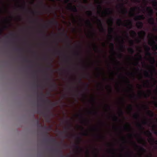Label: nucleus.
I'll return each mask as SVG.
<instances>
[{"instance_id": "nucleus-41", "label": "nucleus", "mask_w": 157, "mask_h": 157, "mask_svg": "<svg viewBox=\"0 0 157 157\" xmlns=\"http://www.w3.org/2000/svg\"><path fill=\"white\" fill-rule=\"evenodd\" d=\"M131 45H133L134 44V42L133 40H130L129 41Z\"/></svg>"}, {"instance_id": "nucleus-56", "label": "nucleus", "mask_w": 157, "mask_h": 157, "mask_svg": "<svg viewBox=\"0 0 157 157\" xmlns=\"http://www.w3.org/2000/svg\"><path fill=\"white\" fill-rule=\"evenodd\" d=\"M143 124H147V122L146 121H143L142 122Z\"/></svg>"}, {"instance_id": "nucleus-18", "label": "nucleus", "mask_w": 157, "mask_h": 157, "mask_svg": "<svg viewBox=\"0 0 157 157\" xmlns=\"http://www.w3.org/2000/svg\"><path fill=\"white\" fill-rule=\"evenodd\" d=\"M51 87L53 89H56L57 88V85L56 83H54L51 86Z\"/></svg>"}, {"instance_id": "nucleus-48", "label": "nucleus", "mask_w": 157, "mask_h": 157, "mask_svg": "<svg viewBox=\"0 0 157 157\" xmlns=\"http://www.w3.org/2000/svg\"><path fill=\"white\" fill-rule=\"evenodd\" d=\"M138 56H139V59H141L142 58V56L140 54H138Z\"/></svg>"}, {"instance_id": "nucleus-4", "label": "nucleus", "mask_w": 157, "mask_h": 157, "mask_svg": "<svg viewBox=\"0 0 157 157\" xmlns=\"http://www.w3.org/2000/svg\"><path fill=\"white\" fill-rule=\"evenodd\" d=\"M42 101L44 102H47L48 103H49L51 105H52L53 106H56L58 105V102H52L51 101L47 98L46 100H42Z\"/></svg>"}, {"instance_id": "nucleus-53", "label": "nucleus", "mask_w": 157, "mask_h": 157, "mask_svg": "<svg viewBox=\"0 0 157 157\" xmlns=\"http://www.w3.org/2000/svg\"><path fill=\"white\" fill-rule=\"evenodd\" d=\"M60 53H61V52L60 51H57V52H54L55 54H59Z\"/></svg>"}, {"instance_id": "nucleus-24", "label": "nucleus", "mask_w": 157, "mask_h": 157, "mask_svg": "<svg viewBox=\"0 0 157 157\" xmlns=\"http://www.w3.org/2000/svg\"><path fill=\"white\" fill-rule=\"evenodd\" d=\"M54 23H55L56 24H58L57 22L55 20H54L53 21H50L49 22V23L50 24H53Z\"/></svg>"}, {"instance_id": "nucleus-55", "label": "nucleus", "mask_w": 157, "mask_h": 157, "mask_svg": "<svg viewBox=\"0 0 157 157\" xmlns=\"http://www.w3.org/2000/svg\"><path fill=\"white\" fill-rule=\"evenodd\" d=\"M98 8L100 10H101L102 9L101 6V5H98Z\"/></svg>"}, {"instance_id": "nucleus-45", "label": "nucleus", "mask_w": 157, "mask_h": 157, "mask_svg": "<svg viewBox=\"0 0 157 157\" xmlns=\"http://www.w3.org/2000/svg\"><path fill=\"white\" fill-rule=\"evenodd\" d=\"M120 113L122 115H123L124 113H123V111L121 109H120Z\"/></svg>"}, {"instance_id": "nucleus-52", "label": "nucleus", "mask_w": 157, "mask_h": 157, "mask_svg": "<svg viewBox=\"0 0 157 157\" xmlns=\"http://www.w3.org/2000/svg\"><path fill=\"white\" fill-rule=\"evenodd\" d=\"M127 155L128 157H131V153L130 152H128V153H127Z\"/></svg>"}, {"instance_id": "nucleus-63", "label": "nucleus", "mask_w": 157, "mask_h": 157, "mask_svg": "<svg viewBox=\"0 0 157 157\" xmlns=\"http://www.w3.org/2000/svg\"><path fill=\"white\" fill-rule=\"evenodd\" d=\"M155 105L156 107H157V101H156L154 102Z\"/></svg>"}, {"instance_id": "nucleus-2", "label": "nucleus", "mask_w": 157, "mask_h": 157, "mask_svg": "<svg viewBox=\"0 0 157 157\" xmlns=\"http://www.w3.org/2000/svg\"><path fill=\"white\" fill-rule=\"evenodd\" d=\"M145 133L146 134L147 136H149V141L151 142H155L156 144H157V140L155 141V140L152 137V135L151 133L149 131H147L146 132H145Z\"/></svg>"}, {"instance_id": "nucleus-51", "label": "nucleus", "mask_w": 157, "mask_h": 157, "mask_svg": "<svg viewBox=\"0 0 157 157\" xmlns=\"http://www.w3.org/2000/svg\"><path fill=\"white\" fill-rule=\"evenodd\" d=\"M75 54L76 55L78 56H80V54L78 52H75Z\"/></svg>"}, {"instance_id": "nucleus-61", "label": "nucleus", "mask_w": 157, "mask_h": 157, "mask_svg": "<svg viewBox=\"0 0 157 157\" xmlns=\"http://www.w3.org/2000/svg\"><path fill=\"white\" fill-rule=\"evenodd\" d=\"M40 95L43 97H45V95L42 92L41 93Z\"/></svg>"}, {"instance_id": "nucleus-57", "label": "nucleus", "mask_w": 157, "mask_h": 157, "mask_svg": "<svg viewBox=\"0 0 157 157\" xmlns=\"http://www.w3.org/2000/svg\"><path fill=\"white\" fill-rule=\"evenodd\" d=\"M98 137L99 138H100V139H102V138H103V136H101L99 135H98Z\"/></svg>"}, {"instance_id": "nucleus-7", "label": "nucleus", "mask_w": 157, "mask_h": 157, "mask_svg": "<svg viewBox=\"0 0 157 157\" xmlns=\"http://www.w3.org/2000/svg\"><path fill=\"white\" fill-rule=\"evenodd\" d=\"M97 21H98V22L99 23V25L100 26H101V29H100V31L101 32H104L105 31V29L103 27L102 25V23L101 22V21L100 19H97Z\"/></svg>"}, {"instance_id": "nucleus-8", "label": "nucleus", "mask_w": 157, "mask_h": 157, "mask_svg": "<svg viewBox=\"0 0 157 157\" xmlns=\"http://www.w3.org/2000/svg\"><path fill=\"white\" fill-rule=\"evenodd\" d=\"M145 19V17L143 15H140L136 16L135 18V20L137 21L141 19L144 20Z\"/></svg>"}, {"instance_id": "nucleus-40", "label": "nucleus", "mask_w": 157, "mask_h": 157, "mask_svg": "<svg viewBox=\"0 0 157 157\" xmlns=\"http://www.w3.org/2000/svg\"><path fill=\"white\" fill-rule=\"evenodd\" d=\"M82 135L84 136H87L88 135V133L86 132H84L82 133Z\"/></svg>"}, {"instance_id": "nucleus-42", "label": "nucleus", "mask_w": 157, "mask_h": 157, "mask_svg": "<svg viewBox=\"0 0 157 157\" xmlns=\"http://www.w3.org/2000/svg\"><path fill=\"white\" fill-rule=\"evenodd\" d=\"M78 116L80 118L82 119H83V117L82 114H79L78 115Z\"/></svg>"}, {"instance_id": "nucleus-19", "label": "nucleus", "mask_w": 157, "mask_h": 157, "mask_svg": "<svg viewBox=\"0 0 157 157\" xmlns=\"http://www.w3.org/2000/svg\"><path fill=\"white\" fill-rule=\"evenodd\" d=\"M75 147L76 149L78 151V150L79 149L80 151H83V150L82 148H80L79 146L78 145V144H77L76 145H75Z\"/></svg>"}, {"instance_id": "nucleus-23", "label": "nucleus", "mask_w": 157, "mask_h": 157, "mask_svg": "<svg viewBox=\"0 0 157 157\" xmlns=\"http://www.w3.org/2000/svg\"><path fill=\"white\" fill-rule=\"evenodd\" d=\"M105 11L106 12H108L110 14L112 13V11L111 10V9L110 8H108L106 9Z\"/></svg>"}, {"instance_id": "nucleus-9", "label": "nucleus", "mask_w": 157, "mask_h": 157, "mask_svg": "<svg viewBox=\"0 0 157 157\" xmlns=\"http://www.w3.org/2000/svg\"><path fill=\"white\" fill-rule=\"evenodd\" d=\"M136 26L139 29H141L143 27V24L142 22L141 21L138 22L136 24Z\"/></svg>"}, {"instance_id": "nucleus-49", "label": "nucleus", "mask_w": 157, "mask_h": 157, "mask_svg": "<svg viewBox=\"0 0 157 157\" xmlns=\"http://www.w3.org/2000/svg\"><path fill=\"white\" fill-rule=\"evenodd\" d=\"M77 139H78V144H79V142H80V141L81 140V137H77Z\"/></svg>"}, {"instance_id": "nucleus-39", "label": "nucleus", "mask_w": 157, "mask_h": 157, "mask_svg": "<svg viewBox=\"0 0 157 157\" xmlns=\"http://www.w3.org/2000/svg\"><path fill=\"white\" fill-rule=\"evenodd\" d=\"M146 55L147 56H151V53L149 52V51H147L146 52Z\"/></svg>"}, {"instance_id": "nucleus-17", "label": "nucleus", "mask_w": 157, "mask_h": 157, "mask_svg": "<svg viewBox=\"0 0 157 157\" xmlns=\"http://www.w3.org/2000/svg\"><path fill=\"white\" fill-rule=\"evenodd\" d=\"M152 5L154 6L157 7V1L156 0H153L152 1Z\"/></svg>"}, {"instance_id": "nucleus-46", "label": "nucleus", "mask_w": 157, "mask_h": 157, "mask_svg": "<svg viewBox=\"0 0 157 157\" xmlns=\"http://www.w3.org/2000/svg\"><path fill=\"white\" fill-rule=\"evenodd\" d=\"M94 49L96 50L98 48V46L96 45L95 44H94Z\"/></svg>"}, {"instance_id": "nucleus-54", "label": "nucleus", "mask_w": 157, "mask_h": 157, "mask_svg": "<svg viewBox=\"0 0 157 157\" xmlns=\"http://www.w3.org/2000/svg\"><path fill=\"white\" fill-rule=\"evenodd\" d=\"M153 48L155 49L156 50H157V44L155 45V46L153 47Z\"/></svg>"}, {"instance_id": "nucleus-6", "label": "nucleus", "mask_w": 157, "mask_h": 157, "mask_svg": "<svg viewBox=\"0 0 157 157\" xmlns=\"http://www.w3.org/2000/svg\"><path fill=\"white\" fill-rule=\"evenodd\" d=\"M151 75H150L149 74L148 71H145L144 72V75L147 78H151L152 79H154V78H153V73L151 71Z\"/></svg>"}, {"instance_id": "nucleus-47", "label": "nucleus", "mask_w": 157, "mask_h": 157, "mask_svg": "<svg viewBox=\"0 0 157 157\" xmlns=\"http://www.w3.org/2000/svg\"><path fill=\"white\" fill-rule=\"evenodd\" d=\"M58 151L61 154V157H63L64 156V155L62 154V150H59Z\"/></svg>"}, {"instance_id": "nucleus-34", "label": "nucleus", "mask_w": 157, "mask_h": 157, "mask_svg": "<svg viewBox=\"0 0 157 157\" xmlns=\"http://www.w3.org/2000/svg\"><path fill=\"white\" fill-rule=\"evenodd\" d=\"M109 31L110 33H111L114 31V29L113 28L111 27L109 29Z\"/></svg>"}, {"instance_id": "nucleus-31", "label": "nucleus", "mask_w": 157, "mask_h": 157, "mask_svg": "<svg viewBox=\"0 0 157 157\" xmlns=\"http://www.w3.org/2000/svg\"><path fill=\"white\" fill-rule=\"evenodd\" d=\"M63 35L65 36V37L68 40H69V36L67 35L66 33H61Z\"/></svg>"}, {"instance_id": "nucleus-35", "label": "nucleus", "mask_w": 157, "mask_h": 157, "mask_svg": "<svg viewBox=\"0 0 157 157\" xmlns=\"http://www.w3.org/2000/svg\"><path fill=\"white\" fill-rule=\"evenodd\" d=\"M145 48L147 51H147H149L150 50V48L147 46H145Z\"/></svg>"}, {"instance_id": "nucleus-30", "label": "nucleus", "mask_w": 157, "mask_h": 157, "mask_svg": "<svg viewBox=\"0 0 157 157\" xmlns=\"http://www.w3.org/2000/svg\"><path fill=\"white\" fill-rule=\"evenodd\" d=\"M131 33L132 35H133L135 36H136V35H137L136 33L134 31L132 30L131 32Z\"/></svg>"}, {"instance_id": "nucleus-59", "label": "nucleus", "mask_w": 157, "mask_h": 157, "mask_svg": "<svg viewBox=\"0 0 157 157\" xmlns=\"http://www.w3.org/2000/svg\"><path fill=\"white\" fill-rule=\"evenodd\" d=\"M105 106L106 107H108L109 110H110V106H109L107 104H106Z\"/></svg>"}, {"instance_id": "nucleus-36", "label": "nucleus", "mask_w": 157, "mask_h": 157, "mask_svg": "<svg viewBox=\"0 0 157 157\" xmlns=\"http://www.w3.org/2000/svg\"><path fill=\"white\" fill-rule=\"evenodd\" d=\"M140 148V151H143V152H145L146 150L143 147H139Z\"/></svg>"}, {"instance_id": "nucleus-27", "label": "nucleus", "mask_w": 157, "mask_h": 157, "mask_svg": "<svg viewBox=\"0 0 157 157\" xmlns=\"http://www.w3.org/2000/svg\"><path fill=\"white\" fill-rule=\"evenodd\" d=\"M155 43L153 38L152 39V42H149V44L151 46H152L153 44H155Z\"/></svg>"}, {"instance_id": "nucleus-11", "label": "nucleus", "mask_w": 157, "mask_h": 157, "mask_svg": "<svg viewBox=\"0 0 157 157\" xmlns=\"http://www.w3.org/2000/svg\"><path fill=\"white\" fill-rule=\"evenodd\" d=\"M126 79H127L126 82L128 84V86H129L130 87V90L132 91H133V89L132 86V85H131V84H130V81L127 78H126Z\"/></svg>"}, {"instance_id": "nucleus-58", "label": "nucleus", "mask_w": 157, "mask_h": 157, "mask_svg": "<svg viewBox=\"0 0 157 157\" xmlns=\"http://www.w3.org/2000/svg\"><path fill=\"white\" fill-rule=\"evenodd\" d=\"M86 90H88V89H87V87H88L89 86V84H88V83H86Z\"/></svg>"}, {"instance_id": "nucleus-33", "label": "nucleus", "mask_w": 157, "mask_h": 157, "mask_svg": "<svg viewBox=\"0 0 157 157\" xmlns=\"http://www.w3.org/2000/svg\"><path fill=\"white\" fill-rule=\"evenodd\" d=\"M128 109L130 111H132L133 109L132 106L131 105H129L128 107Z\"/></svg>"}, {"instance_id": "nucleus-43", "label": "nucleus", "mask_w": 157, "mask_h": 157, "mask_svg": "<svg viewBox=\"0 0 157 157\" xmlns=\"http://www.w3.org/2000/svg\"><path fill=\"white\" fill-rule=\"evenodd\" d=\"M151 60L153 62V63H154L155 62V59L153 57L151 58Z\"/></svg>"}, {"instance_id": "nucleus-20", "label": "nucleus", "mask_w": 157, "mask_h": 157, "mask_svg": "<svg viewBox=\"0 0 157 157\" xmlns=\"http://www.w3.org/2000/svg\"><path fill=\"white\" fill-rule=\"evenodd\" d=\"M129 52L131 54H133L134 52V51L132 48H130L128 49Z\"/></svg>"}, {"instance_id": "nucleus-3", "label": "nucleus", "mask_w": 157, "mask_h": 157, "mask_svg": "<svg viewBox=\"0 0 157 157\" xmlns=\"http://www.w3.org/2000/svg\"><path fill=\"white\" fill-rule=\"evenodd\" d=\"M67 9L75 12H78L76 7L75 6H72V4L71 3H69L68 6L67 7Z\"/></svg>"}, {"instance_id": "nucleus-21", "label": "nucleus", "mask_w": 157, "mask_h": 157, "mask_svg": "<svg viewBox=\"0 0 157 157\" xmlns=\"http://www.w3.org/2000/svg\"><path fill=\"white\" fill-rule=\"evenodd\" d=\"M110 45L111 47V49L114 53L115 54V52L114 51V45L113 43H111L110 44Z\"/></svg>"}, {"instance_id": "nucleus-64", "label": "nucleus", "mask_w": 157, "mask_h": 157, "mask_svg": "<svg viewBox=\"0 0 157 157\" xmlns=\"http://www.w3.org/2000/svg\"><path fill=\"white\" fill-rule=\"evenodd\" d=\"M22 8L23 9V10H26V9H27L26 7L25 6H23Z\"/></svg>"}, {"instance_id": "nucleus-13", "label": "nucleus", "mask_w": 157, "mask_h": 157, "mask_svg": "<svg viewBox=\"0 0 157 157\" xmlns=\"http://www.w3.org/2000/svg\"><path fill=\"white\" fill-rule=\"evenodd\" d=\"M134 118L136 120H139L140 118V115L138 113H136L133 116Z\"/></svg>"}, {"instance_id": "nucleus-26", "label": "nucleus", "mask_w": 157, "mask_h": 157, "mask_svg": "<svg viewBox=\"0 0 157 157\" xmlns=\"http://www.w3.org/2000/svg\"><path fill=\"white\" fill-rule=\"evenodd\" d=\"M139 141L140 143H142L144 142V140L140 136V139L139 140Z\"/></svg>"}, {"instance_id": "nucleus-32", "label": "nucleus", "mask_w": 157, "mask_h": 157, "mask_svg": "<svg viewBox=\"0 0 157 157\" xmlns=\"http://www.w3.org/2000/svg\"><path fill=\"white\" fill-rule=\"evenodd\" d=\"M51 141L52 142H53V143L55 142L56 144H58L59 145V144L57 142H56V140L55 139H53V138H52V139H51Z\"/></svg>"}, {"instance_id": "nucleus-25", "label": "nucleus", "mask_w": 157, "mask_h": 157, "mask_svg": "<svg viewBox=\"0 0 157 157\" xmlns=\"http://www.w3.org/2000/svg\"><path fill=\"white\" fill-rule=\"evenodd\" d=\"M86 23L89 26H90L91 27V28L93 27L92 24H91L90 21L89 20H88L87 21Z\"/></svg>"}, {"instance_id": "nucleus-15", "label": "nucleus", "mask_w": 157, "mask_h": 157, "mask_svg": "<svg viewBox=\"0 0 157 157\" xmlns=\"http://www.w3.org/2000/svg\"><path fill=\"white\" fill-rule=\"evenodd\" d=\"M138 35L140 36L143 35L144 36L146 35L145 32L144 31H141L138 33Z\"/></svg>"}, {"instance_id": "nucleus-12", "label": "nucleus", "mask_w": 157, "mask_h": 157, "mask_svg": "<svg viewBox=\"0 0 157 157\" xmlns=\"http://www.w3.org/2000/svg\"><path fill=\"white\" fill-rule=\"evenodd\" d=\"M128 23L127 24V25H123L125 27H127V25L129 26H130L129 29H131L132 26V22L129 20H128Z\"/></svg>"}, {"instance_id": "nucleus-38", "label": "nucleus", "mask_w": 157, "mask_h": 157, "mask_svg": "<svg viewBox=\"0 0 157 157\" xmlns=\"http://www.w3.org/2000/svg\"><path fill=\"white\" fill-rule=\"evenodd\" d=\"M113 119L114 121H117L118 120V118L116 116H114Z\"/></svg>"}, {"instance_id": "nucleus-50", "label": "nucleus", "mask_w": 157, "mask_h": 157, "mask_svg": "<svg viewBox=\"0 0 157 157\" xmlns=\"http://www.w3.org/2000/svg\"><path fill=\"white\" fill-rule=\"evenodd\" d=\"M147 83H145L144 85H146L148 87V85H149V80H147Z\"/></svg>"}, {"instance_id": "nucleus-28", "label": "nucleus", "mask_w": 157, "mask_h": 157, "mask_svg": "<svg viewBox=\"0 0 157 157\" xmlns=\"http://www.w3.org/2000/svg\"><path fill=\"white\" fill-rule=\"evenodd\" d=\"M137 126L140 129H143L144 128L142 126V125L140 123H138L137 124Z\"/></svg>"}, {"instance_id": "nucleus-60", "label": "nucleus", "mask_w": 157, "mask_h": 157, "mask_svg": "<svg viewBox=\"0 0 157 157\" xmlns=\"http://www.w3.org/2000/svg\"><path fill=\"white\" fill-rule=\"evenodd\" d=\"M144 96L146 98H147V97H148L149 96V95H147V94H145L144 93Z\"/></svg>"}, {"instance_id": "nucleus-1", "label": "nucleus", "mask_w": 157, "mask_h": 157, "mask_svg": "<svg viewBox=\"0 0 157 157\" xmlns=\"http://www.w3.org/2000/svg\"><path fill=\"white\" fill-rule=\"evenodd\" d=\"M147 10L148 12V15L151 17L148 20V22L151 25H154L155 24V21L154 18L151 17L153 13V10L150 7H147Z\"/></svg>"}, {"instance_id": "nucleus-37", "label": "nucleus", "mask_w": 157, "mask_h": 157, "mask_svg": "<svg viewBox=\"0 0 157 157\" xmlns=\"http://www.w3.org/2000/svg\"><path fill=\"white\" fill-rule=\"evenodd\" d=\"M89 16H91L92 15V13L90 11H88L87 12Z\"/></svg>"}, {"instance_id": "nucleus-22", "label": "nucleus", "mask_w": 157, "mask_h": 157, "mask_svg": "<svg viewBox=\"0 0 157 157\" xmlns=\"http://www.w3.org/2000/svg\"><path fill=\"white\" fill-rule=\"evenodd\" d=\"M122 21L121 19H117V24L119 25L120 26L121 23H122Z\"/></svg>"}, {"instance_id": "nucleus-10", "label": "nucleus", "mask_w": 157, "mask_h": 157, "mask_svg": "<svg viewBox=\"0 0 157 157\" xmlns=\"http://www.w3.org/2000/svg\"><path fill=\"white\" fill-rule=\"evenodd\" d=\"M147 114L151 117H153L154 116V113L151 111L148 110L147 112Z\"/></svg>"}, {"instance_id": "nucleus-16", "label": "nucleus", "mask_w": 157, "mask_h": 157, "mask_svg": "<svg viewBox=\"0 0 157 157\" xmlns=\"http://www.w3.org/2000/svg\"><path fill=\"white\" fill-rule=\"evenodd\" d=\"M122 44L121 45V48L122 50H124V41L123 40H121Z\"/></svg>"}, {"instance_id": "nucleus-44", "label": "nucleus", "mask_w": 157, "mask_h": 157, "mask_svg": "<svg viewBox=\"0 0 157 157\" xmlns=\"http://www.w3.org/2000/svg\"><path fill=\"white\" fill-rule=\"evenodd\" d=\"M109 21L111 22V24H112L113 21V19L112 18H111L109 20Z\"/></svg>"}, {"instance_id": "nucleus-14", "label": "nucleus", "mask_w": 157, "mask_h": 157, "mask_svg": "<svg viewBox=\"0 0 157 157\" xmlns=\"http://www.w3.org/2000/svg\"><path fill=\"white\" fill-rule=\"evenodd\" d=\"M66 122H67V123H68V127H65L64 128L66 130H69V129H70V127H71V126H72V125L71 124H70V123H69L68 122V121H67Z\"/></svg>"}, {"instance_id": "nucleus-5", "label": "nucleus", "mask_w": 157, "mask_h": 157, "mask_svg": "<svg viewBox=\"0 0 157 157\" xmlns=\"http://www.w3.org/2000/svg\"><path fill=\"white\" fill-rule=\"evenodd\" d=\"M119 7L122 10V12L123 13H128V11L124 7V4L121 3L119 5Z\"/></svg>"}, {"instance_id": "nucleus-29", "label": "nucleus", "mask_w": 157, "mask_h": 157, "mask_svg": "<svg viewBox=\"0 0 157 157\" xmlns=\"http://www.w3.org/2000/svg\"><path fill=\"white\" fill-rule=\"evenodd\" d=\"M37 121V126L38 127H40L41 128H42L43 127V126L42 125V124L39 123V121L38 120Z\"/></svg>"}, {"instance_id": "nucleus-62", "label": "nucleus", "mask_w": 157, "mask_h": 157, "mask_svg": "<svg viewBox=\"0 0 157 157\" xmlns=\"http://www.w3.org/2000/svg\"><path fill=\"white\" fill-rule=\"evenodd\" d=\"M118 56L120 58H122V55L121 54H120L119 55H118Z\"/></svg>"}]
</instances>
